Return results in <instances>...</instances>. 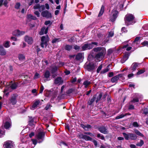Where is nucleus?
I'll return each instance as SVG.
<instances>
[{
  "mask_svg": "<svg viewBox=\"0 0 148 148\" xmlns=\"http://www.w3.org/2000/svg\"><path fill=\"white\" fill-rule=\"evenodd\" d=\"M93 50L94 51L97 52L99 51V53L95 56V58L97 60L100 61L104 57L105 53V50L101 47H97L94 48Z\"/></svg>",
  "mask_w": 148,
  "mask_h": 148,
  "instance_id": "1",
  "label": "nucleus"
},
{
  "mask_svg": "<svg viewBox=\"0 0 148 148\" xmlns=\"http://www.w3.org/2000/svg\"><path fill=\"white\" fill-rule=\"evenodd\" d=\"M49 38L47 35L46 36H43L41 37V42L40 44L41 47L42 48L46 47L47 45V42L49 41Z\"/></svg>",
  "mask_w": 148,
  "mask_h": 148,
  "instance_id": "2",
  "label": "nucleus"
},
{
  "mask_svg": "<svg viewBox=\"0 0 148 148\" xmlns=\"http://www.w3.org/2000/svg\"><path fill=\"white\" fill-rule=\"evenodd\" d=\"M134 18L133 15L131 14H128L126 15L124 18L125 24L128 25H129V22L132 21Z\"/></svg>",
  "mask_w": 148,
  "mask_h": 148,
  "instance_id": "3",
  "label": "nucleus"
},
{
  "mask_svg": "<svg viewBox=\"0 0 148 148\" xmlns=\"http://www.w3.org/2000/svg\"><path fill=\"white\" fill-rule=\"evenodd\" d=\"M93 46L92 44H86L83 45L81 47L82 50L81 51H83L88 49H92Z\"/></svg>",
  "mask_w": 148,
  "mask_h": 148,
  "instance_id": "4",
  "label": "nucleus"
},
{
  "mask_svg": "<svg viewBox=\"0 0 148 148\" xmlns=\"http://www.w3.org/2000/svg\"><path fill=\"white\" fill-rule=\"evenodd\" d=\"M41 15L43 17L47 18H51L52 16L51 13L47 10L43 11L41 13Z\"/></svg>",
  "mask_w": 148,
  "mask_h": 148,
  "instance_id": "5",
  "label": "nucleus"
},
{
  "mask_svg": "<svg viewBox=\"0 0 148 148\" xmlns=\"http://www.w3.org/2000/svg\"><path fill=\"white\" fill-rule=\"evenodd\" d=\"M3 98L4 97H8L9 95V86L8 85L5 87L4 89Z\"/></svg>",
  "mask_w": 148,
  "mask_h": 148,
  "instance_id": "6",
  "label": "nucleus"
},
{
  "mask_svg": "<svg viewBox=\"0 0 148 148\" xmlns=\"http://www.w3.org/2000/svg\"><path fill=\"white\" fill-rule=\"evenodd\" d=\"M25 41L27 42L29 44H32L33 41L32 37L28 36H26L25 37Z\"/></svg>",
  "mask_w": 148,
  "mask_h": 148,
  "instance_id": "7",
  "label": "nucleus"
},
{
  "mask_svg": "<svg viewBox=\"0 0 148 148\" xmlns=\"http://www.w3.org/2000/svg\"><path fill=\"white\" fill-rule=\"evenodd\" d=\"M99 130L101 133L106 134L108 133L107 129L104 126L99 127L98 128Z\"/></svg>",
  "mask_w": 148,
  "mask_h": 148,
  "instance_id": "8",
  "label": "nucleus"
},
{
  "mask_svg": "<svg viewBox=\"0 0 148 148\" xmlns=\"http://www.w3.org/2000/svg\"><path fill=\"white\" fill-rule=\"evenodd\" d=\"M63 83V81L62 78L60 77H59L56 78L54 80V83L58 85L61 84Z\"/></svg>",
  "mask_w": 148,
  "mask_h": 148,
  "instance_id": "9",
  "label": "nucleus"
},
{
  "mask_svg": "<svg viewBox=\"0 0 148 148\" xmlns=\"http://www.w3.org/2000/svg\"><path fill=\"white\" fill-rule=\"evenodd\" d=\"M25 34V32L23 31L20 32L18 30H15L12 33V34L14 35L17 36H20L22 35H23Z\"/></svg>",
  "mask_w": 148,
  "mask_h": 148,
  "instance_id": "10",
  "label": "nucleus"
},
{
  "mask_svg": "<svg viewBox=\"0 0 148 148\" xmlns=\"http://www.w3.org/2000/svg\"><path fill=\"white\" fill-rule=\"evenodd\" d=\"M44 78H45V79H44V81L45 82L50 80V79L49 78L50 75V73L48 70L46 71L44 73Z\"/></svg>",
  "mask_w": 148,
  "mask_h": 148,
  "instance_id": "11",
  "label": "nucleus"
},
{
  "mask_svg": "<svg viewBox=\"0 0 148 148\" xmlns=\"http://www.w3.org/2000/svg\"><path fill=\"white\" fill-rule=\"evenodd\" d=\"M48 28L47 27L46 28L45 27H42L41 29L39 32V34L40 35H42L44 34H46L48 32Z\"/></svg>",
  "mask_w": 148,
  "mask_h": 148,
  "instance_id": "12",
  "label": "nucleus"
},
{
  "mask_svg": "<svg viewBox=\"0 0 148 148\" xmlns=\"http://www.w3.org/2000/svg\"><path fill=\"white\" fill-rule=\"evenodd\" d=\"M18 83L17 82L13 83L12 82H10V88L12 90L16 89L18 87Z\"/></svg>",
  "mask_w": 148,
  "mask_h": 148,
  "instance_id": "13",
  "label": "nucleus"
},
{
  "mask_svg": "<svg viewBox=\"0 0 148 148\" xmlns=\"http://www.w3.org/2000/svg\"><path fill=\"white\" fill-rule=\"evenodd\" d=\"M95 68V66L94 64L92 63H89L88 65L86 67V68L89 71H90L94 69Z\"/></svg>",
  "mask_w": 148,
  "mask_h": 148,
  "instance_id": "14",
  "label": "nucleus"
},
{
  "mask_svg": "<svg viewBox=\"0 0 148 148\" xmlns=\"http://www.w3.org/2000/svg\"><path fill=\"white\" fill-rule=\"evenodd\" d=\"M122 76V75L119 74L112 78L111 79V81L112 83L116 82L119 78V77H121Z\"/></svg>",
  "mask_w": 148,
  "mask_h": 148,
  "instance_id": "15",
  "label": "nucleus"
},
{
  "mask_svg": "<svg viewBox=\"0 0 148 148\" xmlns=\"http://www.w3.org/2000/svg\"><path fill=\"white\" fill-rule=\"evenodd\" d=\"M44 136V133L42 132H39L38 134L36 135L37 138L38 140L41 139L43 140V138Z\"/></svg>",
  "mask_w": 148,
  "mask_h": 148,
  "instance_id": "16",
  "label": "nucleus"
},
{
  "mask_svg": "<svg viewBox=\"0 0 148 148\" xmlns=\"http://www.w3.org/2000/svg\"><path fill=\"white\" fill-rule=\"evenodd\" d=\"M16 97L17 95L16 94L13 95L10 101L12 105H14L16 103Z\"/></svg>",
  "mask_w": 148,
  "mask_h": 148,
  "instance_id": "17",
  "label": "nucleus"
},
{
  "mask_svg": "<svg viewBox=\"0 0 148 148\" xmlns=\"http://www.w3.org/2000/svg\"><path fill=\"white\" fill-rule=\"evenodd\" d=\"M40 101H36L33 104L32 107H30V109L32 110H34L36 108L37 106L39 104Z\"/></svg>",
  "mask_w": 148,
  "mask_h": 148,
  "instance_id": "18",
  "label": "nucleus"
},
{
  "mask_svg": "<svg viewBox=\"0 0 148 148\" xmlns=\"http://www.w3.org/2000/svg\"><path fill=\"white\" fill-rule=\"evenodd\" d=\"M6 54V52L2 45H0V55L4 56Z\"/></svg>",
  "mask_w": 148,
  "mask_h": 148,
  "instance_id": "19",
  "label": "nucleus"
},
{
  "mask_svg": "<svg viewBox=\"0 0 148 148\" xmlns=\"http://www.w3.org/2000/svg\"><path fill=\"white\" fill-rule=\"evenodd\" d=\"M4 128L6 129H9V122L8 121H5L1 126V127Z\"/></svg>",
  "mask_w": 148,
  "mask_h": 148,
  "instance_id": "20",
  "label": "nucleus"
},
{
  "mask_svg": "<svg viewBox=\"0 0 148 148\" xmlns=\"http://www.w3.org/2000/svg\"><path fill=\"white\" fill-rule=\"evenodd\" d=\"M80 137L86 140H92V138H91L86 135L82 134L80 135Z\"/></svg>",
  "mask_w": 148,
  "mask_h": 148,
  "instance_id": "21",
  "label": "nucleus"
},
{
  "mask_svg": "<svg viewBox=\"0 0 148 148\" xmlns=\"http://www.w3.org/2000/svg\"><path fill=\"white\" fill-rule=\"evenodd\" d=\"M138 64L136 63H134L132 65L130 69L133 71H135L138 66Z\"/></svg>",
  "mask_w": 148,
  "mask_h": 148,
  "instance_id": "22",
  "label": "nucleus"
},
{
  "mask_svg": "<svg viewBox=\"0 0 148 148\" xmlns=\"http://www.w3.org/2000/svg\"><path fill=\"white\" fill-rule=\"evenodd\" d=\"M118 13V11L115 9L112 10V14L114 20L117 18Z\"/></svg>",
  "mask_w": 148,
  "mask_h": 148,
  "instance_id": "23",
  "label": "nucleus"
},
{
  "mask_svg": "<svg viewBox=\"0 0 148 148\" xmlns=\"http://www.w3.org/2000/svg\"><path fill=\"white\" fill-rule=\"evenodd\" d=\"M129 139L135 140L137 138L136 136L134 134L129 133Z\"/></svg>",
  "mask_w": 148,
  "mask_h": 148,
  "instance_id": "24",
  "label": "nucleus"
},
{
  "mask_svg": "<svg viewBox=\"0 0 148 148\" xmlns=\"http://www.w3.org/2000/svg\"><path fill=\"white\" fill-rule=\"evenodd\" d=\"M81 126L85 130L88 131L91 128V126L89 125H84L83 124H82Z\"/></svg>",
  "mask_w": 148,
  "mask_h": 148,
  "instance_id": "25",
  "label": "nucleus"
},
{
  "mask_svg": "<svg viewBox=\"0 0 148 148\" xmlns=\"http://www.w3.org/2000/svg\"><path fill=\"white\" fill-rule=\"evenodd\" d=\"M96 97L95 95L92 98L89 100L88 102V104L89 105H91L92 104L95 100Z\"/></svg>",
  "mask_w": 148,
  "mask_h": 148,
  "instance_id": "26",
  "label": "nucleus"
},
{
  "mask_svg": "<svg viewBox=\"0 0 148 148\" xmlns=\"http://www.w3.org/2000/svg\"><path fill=\"white\" fill-rule=\"evenodd\" d=\"M18 58L20 61H24L25 59V56L22 54H18Z\"/></svg>",
  "mask_w": 148,
  "mask_h": 148,
  "instance_id": "27",
  "label": "nucleus"
},
{
  "mask_svg": "<svg viewBox=\"0 0 148 148\" xmlns=\"http://www.w3.org/2000/svg\"><path fill=\"white\" fill-rule=\"evenodd\" d=\"M36 123L34 121V119L31 118H30L29 120V125L30 126H33L34 124Z\"/></svg>",
  "mask_w": 148,
  "mask_h": 148,
  "instance_id": "28",
  "label": "nucleus"
},
{
  "mask_svg": "<svg viewBox=\"0 0 148 148\" xmlns=\"http://www.w3.org/2000/svg\"><path fill=\"white\" fill-rule=\"evenodd\" d=\"M129 55L130 54L128 53L124 55L123 59L121 60L122 63H123L128 59Z\"/></svg>",
  "mask_w": 148,
  "mask_h": 148,
  "instance_id": "29",
  "label": "nucleus"
},
{
  "mask_svg": "<svg viewBox=\"0 0 148 148\" xmlns=\"http://www.w3.org/2000/svg\"><path fill=\"white\" fill-rule=\"evenodd\" d=\"M83 57V54L82 53H79L76 56V59L77 60H79L82 59Z\"/></svg>",
  "mask_w": 148,
  "mask_h": 148,
  "instance_id": "30",
  "label": "nucleus"
},
{
  "mask_svg": "<svg viewBox=\"0 0 148 148\" xmlns=\"http://www.w3.org/2000/svg\"><path fill=\"white\" fill-rule=\"evenodd\" d=\"M127 115H130L129 113H126L125 114H121L120 115L117 116L115 118L116 119H118L122 118Z\"/></svg>",
  "mask_w": 148,
  "mask_h": 148,
  "instance_id": "31",
  "label": "nucleus"
},
{
  "mask_svg": "<svg viewBox=\"0 0 148 148\" xmlns=\"http://www.w3.org/2000/svg\"><path fill=\"white\" fill-rule=\"evenodd\" d=\"M104 7L103 5H102L101 7L100 11L98 15L99 16H100L102 15L104 12Z\"/></svg>",
  "mask_w": 148,
  "mask_h": 148,
  "instance_id": "32",
  "label": "nucleus"
},
{
  "mask_svg": "<svg viewBox=\"0 0 148 148\" xmlns=\"http://www.w3.org/2000/svg\"><path fill=\"white\" fill-rule=\"evenodd\" d=\"M90 84L91 82H90L88 80H86L84 82L83 84L85 86V87L86 88Z\"/></svg>",
  "mask_w": 148,
  "mask_h": 148,
  "instance_id": "33",
  "label": "nucleus"
},
{
  "mask_svg": "<svg viewBox=\"0 0 148 148\" xmlns=\"http://www.w3.org/2000/svg\"><path fill=\"white\" fill-rule=\"evenodd\" d=\"M3 147L4 148H9V140H8L4 142Z\"/></svg>",
  "mask_w": 148,
  "mask_h": 148,
  "instance_id": "34",
  "label": "nucleus"
},
{
  "mask_svg": "<svg viewBox=\"0 0 148 148\" xmlns=\"http://www.w3.org/2000/svg\"><path fill=\"white\" fill-rule=\"evenodd\" d=\"M123 134L125 139L126 140H128L129 139V133L128 134H126L125 133H123Z\"/></svg>",
  "mask_w": 148,
  "mask_h": 148,
  "instance_id": "35",
  "label": "nucleus"
},
{
  "mask_svg": "<svg viewBox=\"0 0 148 148\" xmlns=\"http://www.w3.org/2000/svg\"><path fill=\"white\" fill-rule=\"evenodd\" d=\"M128 45H124L123 46L122 48L123 49L126 48V50L127 51H129L131 49L132 47H128Z\"/></svg>",
  "mask_w": 148,
  "mask_h": 148,
  "instance_id": "36",
  "label": "nucleus"
},
{
  "mask_svg": "<svg viewBox=\"0 0 148 148\" xmlns=\"http://www.w3.org/2000/svg\"><path fill=\"white\" fill-rule=\"evenodd\" d=\"M72 48V46L69 45H66L65 46V49L66 50L69 51Z\"/></svg>",
  "mask_w": 148,
  "mask_h": 148,
  "instance_id": "37",
  "label": "nucleus"
},
{
  "mask_svg": "<svg viewBox=\"0 0 148 148\" xmlns=\"http://www.w3.org/2000/svg\"><path fill=\"white\" fill-rule=\"evenodd\" d=\"M58 69V67L56 66H55L53 67L51 70V73H55Z\"/></svg>",
  "mask_w": 148,
  "mask_h": 148,
  "instance_id": "38",
  "label": "nucleus"
},
{
  "mask_svg": "<svg viewBox=\"0 0 148 148\" xmlns=\"http://www.w3.org/2000/svg\"><path fill=\"white\" fill-rule=\"evenodd\" d=\"M27 17L28 18H30L33 20H36V17L30 14L27 15Z\"/></svg>",
  "mask_w": 148,
  "mask_h": 148,
  "instance_id": "39",
  "label": "nucleus"
},
{
  "mask_svg": "<svg viewBox=\"0 0 148 148\" xmlns=\"http://www.w3.org/2000/svg\"><path fill=\"white\" fill-rule=\"evenodd\" d=\"M73 48L76 50L77 51H80L81 48L79 46H78L77 45H75L74 46Z\"/></svg>",
  "mask_w": 148,
  "mask_h": 148,
  "instance_id": "40",
  "label": "nucleus"
},
{
  "mask_svg": "<svg viewBox=\"0 0 148 148\" xmlns=\"http://www.w3.org/2000/svg\"><path fill=\"white\" fill-rule=\"evenodd\" d=\"M109 70V69L108 68V66L106 67V68L103 70L102 71H101V73L103 74H104L108 72Z\"/></svg>",
  "mask_w": 148,
  "mask_h": 148,
  "instance_id": "41",
  "label": "nucleus"
},
{
  "mask_svg": "<svg viewBox=\"0 0 148 148\" xmlns=\"http://www.w3.org/2000/svg\"><path fill=\"white\" fill-rule=\"evenodd\" d=\"M143 144H144L143 141V140H140V142L139 143H138L136 144V145L137 146L141 147V146H142Z\"/></svg>",
  "mask_w": 148,
  "mask_h": 148,
  "instance_id": "42",
  "label": "nucleus"
},
{
  "mask_svg": "<svg viewBox=\"0 0 148 148\" xmlns=\"http://www.w3.org/2000/svg\"><path fill=\"white\" fill-rule=\"evenodd\" d=\"M135 133L138 135L140 136H143V134L141 133L139 131L137 130H135Z\"/></svg>",
  "mask_w": 148,
  "mask_h": 148,
  "instance_id": "43",
  "label": "nucleus"
},
{
  "mask_svg": "<svg viewBox=\"0 0 148 148\" xmlns=\"http://www.w3.org/2000/svg\"><path fill=\"white\" fill-rule=\"evenodd\" d=\"M141 44L143 46H147L148 47V41H145L142 42Z\"/></svg>",
  "mask_w": 148,
  "mask_h": 148,
  "instance_id": "44",
  "label": "nucleus"
},
{
  "mask_svg": "<svg viewBox=\"0 0 148 148\" xmlns=\"http://www.w3.org/2000/svg\"><path fill=\"white\" fill-rule=\"evenodd\" d=\"M145 72V70L144 69H141L139 71H138L137 73V75H139Z\"/></svg>",
  "mask_w": 148,
  "mask_h": 148,
  "instance_id": "45",
  "label": "nucleus"
},
{
  "mask_svg": "<svg viewBox=\"0 0 148 148\" xmlns=\"http://www.w3.org/2000/svg\"><path fill=\"white\" fill-rule=\"evenodd\" d=\"M40 75L37 73H36L34 76V79H35L38 78L39 77Z\"/></svg>",
  "mask_w": 148,
  "mask_h": 148,
  "instance_id": "46",
  "label": "nucleus"
},
{
  "mask_svg": "<svg viewBox=\"0 0 148 148\" xmlns=\"http://www.w3.org/2000/svg\"><path fill=\"white\" fill-rule=\"evenodd\" d=\"M102 96V95L101 93L100 94L97 98V99L96 101V103H97L99 101L101 98Z\"/></svg>",
  "mask_w": 148,
  "mask_h": 148,
  "instance_id": "47",
  "label": "nucleus"
},
{
  "mask_svg": "<svg viewBox=\"0 0 148 148\" xmlns=\"http://www.w3.org/2000/svg\"><path fill=\"white\" fill-rule=\"evenodd\" d=\"M59 38H55L53 40L52 42L53 43H54L58 42L59 41Z\"/></svg>",
  "mask_w": 148,
  "mask_h": 148,
  "instance_id": "48",
  "label": "nucleus"
},
{
  "mask_svg": "<svg viewBox=\"0 0 148 148\" xmlns=\"http://www.w3.org/2000/svg\"><path fill=\"white\" fill-rule=\"evenodd\" d=\"M114 35V33L112 31H110L109 32L108 35V38L110 37H112Z\"/></svg>",
  "mask_w": 148,
  "mask_h": 148,
  "instance_id": "49",
  "label": "nucleus"
},
{
  "mask_svg": "<svg viewBox=\"0 0 148 148\" xmlns=\"http://www.w3.org/2000/svg\"><path fill=\"white\" fill-rule=\"evenodd\" d=\"M14 144L12 141H10V148H14Z\"/></svg>",
  "mask_w": 148,
  "mask_h": 148,
  "instance_id": "50",
  "label": "nucleus"
},
{
  "mask_svg": "<svg viewBox=\"0 0 148 148\" xmlns=\"http://www.w3.org/2000/svg\"><path fill=\"white\" fill-rule=\"evenodd\" d=\"M45 9V6L44 5H42L41 6L40 5V8H39V11L40 12L44 10Z\"/></svg>",
  "mask_w": 148,
  "mask_h": 148,
  "instance_id": "51",
  "label": "nucleus"
},
{
  "mask_svg": "<svg viewBox=\"0 0 148 148\" xmlns=\"http://www.w3.org/2000/svg\"><path fill=\"white\" fill-rule=\"evenodd\" d=\"M102 68V65H101L99 66L98 69H97V73H99V71Z\"/></svg>",
  "mask_w": 148,
  "mask_h": 148,
  "instance_id": "52",
  "label": "nucleus"
},
{
  "mask_svg": "<svg viewBox=\"0 0 148 148\" xmlns=\"http://www.w3.org/2000/svg\"><path fill=\"white\" fill-rule=\"evenodd\" d=\"M133 125L134 127H138L139 126L138 124L136 122H134L133 123Z\"/></svg>",
  "mask_w": 148,
  "mask_h": 148,
  "instance_id": "53",
  "label": "nucleus"
},
{
  "mask_svg": "<svg viewBox=\"0 0 148 148\" xmlns=\"http://www.w3.org/2000/svg\"><path fill=\"white\" fill-rule=\"evenodd\" d=\"M4 46L5 47H9V41H6V42L4 43Z\"/></svg>",
  "mask_w": 148,
  "mask_h": 148,
  "instance_id": "54",
  "label": "nucleus"
},
{
  "mask_svg": "<svg viewBox=\"0 0 148 148\" xmlns=\"http://www.w3.org/2000/svg\"><path fill=\"white\" fill-rule=\"evenodd\" d=\"M132 102L133 103L137 102L138 101V99L137 98L134 99L132 101Z\"/></svg>",
  "mask_w": 148,
  "mask_h": 148,
  "instance_id": "55",
  "label": "nucleus"
},
{
  "mask_svg": "<svg viewBox=\"0 0 148 148\" xmlns=\"http://www.w3.org/2000/svg\"><path fill=\"white\" fill-rule=\"evenodd\" d=\"M40 5L39 4H38L34 6V8L35 9H39V8H40Z\"/></svg>",
  "mask_w": 148,
  "mask_h": 148,
  "instance_id": "56",
  "label": "nucleus"
},
{
  "mask_svg": "<svg viewBox=\"0 0 148 148\" xmlns=\"http://www.w3.org/2000/svg\"><path fill=\"white\" fill-rule=\"evenodd\" d=\"M20 6V4L19 3H17L15 5V8H16L18 9L19 8Z\"/></svg>",
  "mask_w": 148,
  "mask_h": 148,
  "instance_id": "57",
  "label": "nucleus"
},
{
  "mask_svg": "<svg viewBox=\"0 0 148 148\" xmlns=\"http://www.w3.org/2000/svg\"><path fill=\"white\" fill-rule=\"evenodd\" d=\"M140 39V38L139 37H137L135 38L134 40V41L133 42V43H135L136 42H137Z\"/></svg>",
  "mask_w": 148,
  "mask_h": 148,
  "instance_id": "58",
  "label": "nucleus"
},
{
  "mask_svg": "<svg viewBox=\"0 0 148 148\" xmlns=\"http://www.w3.org/2000/svg\"><path fill=\"white\" fill-rule=\"evenodd\" d=\"M44 89V88L43 86L42 85L40 88V93H42V92Z\"/></svg>",
  "mask_w": 148,
  "mask_h": 148,
  "instance_id": "59",
  "label": "nucleus"
},
{
  "mask_svg": "<svg viewBox=\"0 0 148 148\" xmlns=\"http://www.w3.org/2000/svg\"><path fill=\"white\" fill-rule=\"evenodd\" d=\"M34 14L36 15L38 17H39L40 16V13L38 11H36L34 12Z\"/></svg>",
  "mask_w": 148,
  "mask_h": 148,
  "instance_id": "60",
  "label": "nucleus"
},
{
  "mask_svg": "<svg viewBox=\"0 0 148 148\" xmlns=\"http://www.w3.org/2000/svg\"><path fill=\"white\" fill-rule=\"evenodd\" d=\"M33 143L34 145H36L37 144V140L36 139H32V140Z\"/></svg>",
  "mask_w": 148,
  "mask_h": 148,
  "instance_id": "61",
  "label": "nucleus"
},
{
  "mask_svg": "<svg viewBox=\"0 0 148 148\" xmlns=\"http://www.w3.org/2000/svg\"><path fill=\"white\" fill-rule=\"evenodd\" d=\"M134 74L133 73H131L128 75L127 77L129 78H130L134 76Z\"/></svg>",
  "mask_w": 148,
  "mask_h": 148,
  "instance_id": "62",
  "label": "nucleus"
},
{
  "mask_svg": "<svg viewBox=\"0 0 148 148\" xmlns=\"http://www.w3.org/2000/svg\"><path fill=\"white\" fill-rule=\"evenodd\" d=\"M121 31L123 32H127V30L125 27H123L121 29Z\"/></svg>",
  "mask_w": 148,
  "mask_h": 148,
  "instance_id": "63",
  "label": "nucleus"
},
{
  "mask_svg": "<svg viewBox=\"0 0 148 148\" xmlns=\"http://www.w3.org/2000/svg\"><path fill=\"white\" fill-rule=\"evenodd\" d=\"M113 75V73L112 72H110L108 74L109 77H112Z\"/></svg>",
  "mask_w": 148,
  "mask_h": 148,
  "instance_id": "64",
  "label": "nucleus"
}]
</instances>
